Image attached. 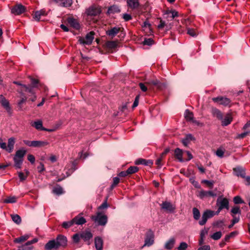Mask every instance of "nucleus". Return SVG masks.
<instances>
[{
    "label": "nucleus",
    "instance_id": "1",
    "mask_svg": "<svg viewBox=\"0 0 250 250\" xmlns=\"http://www.w3.org/2000/svg\"><path fill=\"white\" fill-rule=\"evenodd\" d=\"M67 240L65 236L60 234L58 235L56 239L49 241L45 245L44 249L46 250H57L61 247L66 246Z\"/></svg>",
    "mask_w": 250,
    "mask_h": 250
},
{
    "label": "nucleus",
    "instance_id": "29",
    "mask_svg": "<svg viewBox=\"0 0 250 250\" xmlns=\"http://www.w3.org/2000/svg\"><path fill=\"white\" fill-rule=\"evenodd\" d=\"M222 121V125L223 126H227L229 124L231 123L232 121V118L231 115L229 114H227L224 119L223 118Z\"/></svg>",
    "mask_w": 250,
    "mask_h": 250
},
{
    "label": "nucleus",
    "instance_id": "61",
    "mask_svg": "<svg viewBox=\"0 0 250 250\" xmlns=\"http://www.w3.org/2000/svg\"><path fill=\"white\" fill-rule=\"evenodd\" d=\"M224 151L220 149H218L216 151V155L219 157H222L224 155Z\"/></svg>",
    "mask_w": 250,
    "mask_h": 250
},
{
    "label": "nucleus",
    "instance_id": "10",
    "mask_svg": "<svg viewBox=\"0 0 250 250\" xmlns=\"http://www.w3.org/2000/svg\"><path fill=\"white\" fill-rule=\"evenodd\" d=\"M0 103L1 105L5 109L7 112L11 114L12 113L11 108L10 106L9 103L7 100H6L3 95L0 96Z\"/></svg>",
    "mask_w": 250,
    "mask_h": 250
},
{
    "label": "nucleus",
    "instance_id": "30",
    "mask_svg": "<svg viewBox=\"0 0 250 250\" xmlns=\"http://www.w3.org/2000/svg\"><path fill=\"white\" fill-rule=\"evenodd\" d=\"M185 118L188 121H192L193 123H197L196 121L193 120V114L188 109H187L185 112Z\"/></svg>",
    "mask_w": 250,
    "mask_h": 250
},
{
    "label": "nucleus",
    "instance_id": "45",
    "mask_svg": "<svg viewBox=\"0 0 250 250\" xmlns=\"http://www.w3.org/2000/svg\"><path fill=\"white\" fill-rule=\"evenodd\" d=\"M53 191L57 195H60L62 193L63 189L61 187L57 186L53 188Z\"/></svg>",
    "mask_w": 250,
    "mask_h": 250
},
{
    "label": "nucleus",
    "instance_id": "12",
    "mask_svg": "<svg viewBox=\"0 0 250 250\" xmlns=\"http://www.w3.org/2000/svg\"><path fill=\"white\" fill-rule=\"evenodd\" d=\"M161 208L165 210L172 212L175 209V207L170 202L167 201L163 202L161 205Z\"/></svg>",
    "mask_w": 250,
    "mask_h": 250
},
{
    "label": "nucleus",
    "instance_id": "3",
    "mask_svg": "<svg viewBox=\"0 0 250 250\" xmlns=\"http://www.w3.org/2000/svg\"><path fill=\"white\" fill-rule=\"evenodd\" d=\"M95 33L90 31L86 34L85 38L79 37L78 42L83 45H90L92 43L94 38Z\"/></svg>",
    "mask_w": 250,
    "mask_h": 250
},
{
    "label": "nucleus",
    "instance_id": "36",
    "mask_svg": "<svg viewBox=\"0 0 250 250\" xmlns=\"http://www.w3.org/2000/svg\"><path fill=\"white\" fill-rule=\"evenodd\" d=\"M17 201V197L16 196H9L3 200L4 203H14Z\"/></svg>",
    "mask_w": 250,
    "mask_h": 250
},
{
    "label": "nucleus",
    "instance_id": "5",
    "mask_svg": "<svg viewBox=\"0 0 250 250\" xmlns=\"http://www.w3.org/2000/svg\"><path fill=\"white\" fill-rule=\"evenodd\" d=\"M212 101L219 104L225 106L230 107L231 106V100L226 97L218 96L217 97L213 98Z\"/></svg>",
    "mask_w": 250,
    "mask_h": 250
},
{
    "label": "nucleus",
    "instance_id": "57",
    "mask_svg": "<svg viewBox=\"0 0 250 250\" xmlns=\"http://www.w3.org/2000/svg\"><path fill=\"white\" fill-rule=\"evenodd\" d=\"M123 18L126 21H129L132 19V17L130 14H124L123 15Z\"/></svg>",
    "mask_w": 250,
    "mask_h": 250
},
{
    "label": "nucleus",
    "instance_id": "20",
    "mask_svg": "<svg viewBox=\"0 0 250 250\" xmlns=\"http://www.w3.org/2000/svg\"><path fill=\"white\" fill-rule=\"evenodd\" d=\"M235 174L237 176H240L243 178H245V170L241 167H237L233 168Z\"/></svg>",
    "mask_w": 250,
    "mask_h": 250
},
{
    "label": "nucleus",
    "instance_id": "37",
    "mask_svg": "<svg viewBox=\"0 0 250 250\" xmlns=\"http://www.w3.org/2000/svg\"><path fill=\"white\" fill-rule=\"evenodd\" d=\"M23 159H19L14 157V161L15 163V167L17 168H20L23 162Z\"/></svg>",
    "mask_w": 250,
    "mask_h": 250
},
{
    "label": "nucleus",
    "instance_id": "8",
    "mask_svg": "<svg viewBox=\"0 0 250 250\" xmlns=\"http://www.w3.org/2000/svg\"><path fill=\"white\" fill-rule=\"evenodd\" d=\"M154 232L151 230H148L146 234V237L145 239V244L142 248L147 246L149 247L153 245L154 241Z\"/></svg>",
    "mask_w": 250,
    "mask_h": 250
},
{
    "label": "nucleus",
    "instance_id": "4",
    "mask_svg": "<svg viewBox=\"0 0 250 250\" xmlns=\"http://www.w3.org/2000/svg\"><path fill=\"white\" fill-rule=\"evenodd\" d=\"M102 10L99 6L92 5L85 10V14L88 16H97L100 14Z\"/></svg>",
    "mask_w": 250,
    "mask_h": 250
},
{
    "label": "nucleus",
    "instance_id": "13",
    "mask_svg": "<svg viewBox=\"0 0 250 250\" xmlns=\"http://www.w3.org/2000/svg\"><path fill=\"white\" fill-rule=\"evenodd\" d=\"M120 31V28L118 27H113L106 31V34L110 37L113 38Z\"/></svg>",
    "mask_w": 250,
    "mask_h": 250
},
{
    "label": "nucleus",
    "instance_id": "34",
    "mask_svg": "<svg viewBox=\"0 0 250 250\" xmlns=\"http://www.w3.org/2000/svg\"><path fill=\"white\" fill-rule=\"evenodd\" d=\"M29 238V235H24L20 237L16 238L14 242L16 243H21L27 240Z\"/></svg>",
    "mask_w": 250,
    "mask_h": 250
},
{
    "label": "nucleus",
    "instance_id": "46",
    "mask_svg": "<svg viewBox=\"0 0 250 250\" xmlns=\"http://www.w3.org/2000/svg\"><path fill=\"white\" fill-rule=\"evenodd\" d=\"M108 11L109 13H119L120 12V9L117 6H113L109 7Z\"/></svg>",
    "mask_w": 250,
    "mask_h": 250
},
{
    "label": "nucleus",
    "instance_id": "6",
    "mask_svg": "<svg viewBox=\"0 0 250 250\" xmlns=\"http://www.w3.org/2000/svg\"><path fill=\"white\" fill-rule=\"evenodd\" d=\"M23 143L26 145L34 147H42L48 145V142L47 141H30L28 140H24Z\"/></svg>",
    "mask_w": 250,
    "mask_h": 250
},
{
    "label": "nucleus",
    "instance_id": "50",
    "mask_svg": "<svg viewBox=\"0 0 250 250\" xmlns=\"http://www.w3.org/2000/svg\"><path fill=\"white\" fill-rule=\"evenodd\" d=\"M187 33L192 37H195L197 35L195 30L192 28H188Z\"/></svg>",
    "mask_w": 250,
    "mask_h": 250
},
{
    "label": "nucleus",
    "instance_id": "18",
    "mask_svg": "<svg viewBox=\"0 0 250 250\" xmlns=\"http://www.w3.org/2000/svg\"><path fill=\"white\" fill-rule=\"evenodd\" d=\"M95 247L97 250H103V240L100 237H96L94 240Z\"/></svg>",
    "mask_w": 250,
    "mask_h": 250
},
{
    "label": "nucleus",
    "instance_id": "58",
    "mask_svg": "<svg viewBox=\"0 0 250 250\" xmlns=\"http://www.w3.org/2000/svg\"><path fill=\"white\" fill-rule=\"evenodd\" d=\"M41 16L39 11H37L35 12L33 18L36 21H39Z\"/></svg>",
    "mask_w": 250,
    "mask_h": 250
},
{
    "label": "nucleus",
    "instance_id": "41",
    "mask_svg": "<svg viewBox=\"0 0 250 250\" xmlns=\"http://www.w3.org/2000/svg\"><path fill=\"white\" fill-rule=\"evenodd\" d=\"M12 219L17 224H20L21 222V218L18 214H14L11 215Z\"/></svg>",
    "mask_w": 250,
    "mask_h": 250
},
{
    "label": "nucleus",
    "instance_id": "59",
    "mask_svg": "<svg viewBox=\"0 0 250 250\" xmlns=\"http://www.w3.org/2000/svg\"><path fill=\"white\" fill-rule=\"evenodd\" d=\"M27 159L32 164H34L35 161V157L32 154H28L27 156Z\"/></svg>",
    "mask_w": 250,
    "mask_h": 250
},
{
    "label": "nucleus",
    "instance_id": "14",
    "mask_svg": "<svg viewBox=\"0 0 250 250\" xmlns=\"http://www.w3.org/2000/svg\"><path fill=\"white\" fill-rule=\"evenodd\" d=\"M146 83L147 85L155 86L158 89H161L163 86V84L156 79L148 80Z\"/></svg>",
    "mask_w": 250,
    "mask_h": 250
},
{
    "label": "nucleus",
    "instance_id": "25",
    "mask_svg": "<svg viewBox=\"0 0 250 250\" xmlns=\"http://www.w3.org/2000/svg\"><path fill=\"white\" fill-rule=\"evenodd\" d=\"M92 237V234L89 231H83L81 233V238L85 242L88 241Z\"/></svg>",
    "mask_w": 250,
    "mask_h": 250
},
{
    "label": "nucleus",
    "instance_id": "54",
    "mask_svg": "<svg viewBox=\"0 0 250 250\" xmlns=\"http://www.w3.org/2000/svg\"><path fill=\"white\" fill-rule=\"evenodd\" d=\"M80 238H81V234H79L78 233L75 234L73 236V241L75 243H77L79 242Z\"/></svg>",
    "mask_w": 250,
    "mask_h": 250
},
{
    "label": "nucleus",
    "instance_id": "17",
    "mask_svg": "<svg viewBox=\"0 0 250 250\" xmlns=\"http://www.w3.org/2000/svg\"><path fill=\"white\" fill-rule=\"evenodd\" d=\"M127 6L131 9H135L137 8L139 5V0H127Z\"/></svg>",
    "mask_w": 250,
    "mask_h": 250
},
{
    "label": "nucleus",
    "instance_id": "16",
    "mask_svg": "<svg viewBox=\"0 0 250 250\" xmlns=\"http://www.w3.org/2000/svg\"><path fill=\"white\" fill-rule=\"evenodd\" d=\"M68 23L75 29L78 30L80 28V25L77 20L73 18L69 17L67 19Z\"/></svg>",
    "mask_w": 250,
    "mask_h": 250
},
{
    "label": "nucleus",
    "instance_id": "49",
    "mask_svg": "<svg viewBox=\"0 0 250 250\" xmlns=\"http://www.w3.org/2000/svg\"><path fill=\"white\" fill-rule=\"evenodd\" d=\"M188 248V244L186 242H182L178 247V250H186Z\"/></svg>",
    "mask_w": 250,
    "mask_h": 250
},
{
    "label": "nucleus",
    "instance_id": "55",
    "mask_svg": "<svg viewBox=\"0 0 250 250\" xmlns=\"http://www.w3.org/2000/svg\"><path fill=\"white\" fill-rule=\"evenodd\" d=\"M120 182L119 178L116 177L113 178V184L111 185V188H114Z\"/></svg>",
    "mask_w": 250,
    "mask_h": 250
},
{
    "label": "nucleus",
    "instance_id": "32",
    "mask_svg": "<svg viewBox=\"0 0 250 250\" xmlns=\"http://www.w3.org/2000/svg\"><path fill=\"white\" fill-rule=\"evenodd\" d=\"M26 153V150L24 149H21L16 151L14 157L23 160V157Z\"/></svg>",
    "mask_w": 250,
    "mask_h": 250
},
{
    "label": "nucleus",
    "instance_id": "33",
    "mask_svg": "<svg viewBox=\"0 0 250 250\" xmlns=\"http://www.w3.org/2000/svg\"><path fill=\"white\" fill-rule=\"evenodd\" d=\"M136 165H144L145 166H148L150 164H152V163L150 160H146L144 159H139L137 160L135 162Z\"/></svg>",
    "mask_w": 250,
    "mask_h": 250
},
{
    "label": "nucleus",
    "instance_id": "53",
    "mask_svg": "<svg viewBox=\"0 0 250 250\" xmlns=\"http://www.w3.org/2000/svg\"><path fill=\"white\" fill-rule=\"evenodd\" d=\"M231 212L232 214H235L237 213H241V210L240 209L239 207H234L231 209Z\"/></svg>",
    "mask_w": 250,
    "mask_h": 250
},
{
    "label": "nucleus",
    "instance_id": "27",
    "mask_svg": "<svg viewBox=\"0 0 250 250\" xmlns=\"http://www.w3.org/2000/svg\"><path fill=\"white\" fill-rule=\"evenodd\" d=\"M217 205L218 206H220V207L224 208H226L227 209L229 208V201L227 198H223L221 201H217Z\"/></svg>",
    "mask_w": 250,
    "mask_h": 250
},
{
    "label": "nucleus",
    "instance_id": "43",
    "mask_svg": "<svg viewBox=\"0 0 250 250\" xmlns=\"http://www.w3.org/2000/svg\"><path fill=\"white\" fill-rule=\"evenodd\" d=\"M19 92L21 93V98L20 101H19L18 104L19 106H20V107H21L22 104L26 102L27 98L24 95V93H22V92Z\"/></svg>",
    "mask_w": 250,
    "mask_h": 250
},
{
    "label": "nucleus",
    "instance_id": "39",
    "mask_svg": "<svg viewBox=\"0 0 250 250\" xmlns=\"http://www.w3.org/2000/svg\"><path fill=\"white\" fill-rule=\"evenodd\" d=\"M74 224V223L73 220V219H72L71 220H70L69 221L63 222L62 226L63 228H64L65 229H67L69 228H70V227L72 226Z\"/></svg>",
    "mask_w": 250,
    "mask_h": 250
},
{
    "label": "nucleus",
    "instance_id": "21",
    "mask_svg": "<svg viewBox=\"0 0 250 250\" xmlns=\"http://www.w3.org/2000/svg\"><path fill=\"white\" fill-rule=\"evenodd\" d=\"M118 46L117 41H107L105 43V47L109 50L116 49Z\"/></svg>",
    "mask_w": 250,
    "mask_h": 250
},
{
    "label": "nucleus",
    "instance_id": "26",
    "mask_svg": "<svg viewBox=\"0 0 250 250\" xmlns=\"http://www.w3.org/2000/svg\"><path fill=\"white\" fill-rule=\"evenodd\" d=\"M183 151L179 148H176L174 150V155L176 159H177L180 162H184L183 159Z\"/></svg>",
    "mask_w": 250,
    "mask_h": 250
},
{
    "label": "nucleus",
    "instance_id": "44",
    "mask_svg": "<svg viewBox=\"0 0 250 250\" xmlns=\"http://www.w3.org/2000/svg\"><path fill=\"white\" fill-rule=\"evenodd\" d=\"M224 224V221L223 220H218L213 223V226L219 228H223Z\"/></svg>",
    "mask_w": 250,
    "mask_h": 250
},
{
    "label": "nucleus",
    "instance_id": "40",
    "mask_svg": "<svg viewBox=\"0 0 250 250\" xmlns=\"http://www.w3.org/2000/svg\"><path fill=\"white\" fill-rule=\"evenodd\" d=\"M222 235V233L221 231H217L211 235L210 237L214 240H218L221 238Z\"/></svg>",
    "mask_w": 250,
    "mask_h": 250
},
{
    "label": "nucleus",
    "instance_id": "56",
    "mask_svg": "<svg viewBox=\"0 0 250 250\" xmlns=\"http://www.w3.org/2000/svg\"><path fill=\"white\" fill-rule=\"evenodd\" d=\"M139 97H140L139 95H137L135 97V100H134V103L133 104V105L132 106V107L133 109L135 108L136 107H137L138 106V104H139Z\"/></svg>",
    "mask_w": 250,
    "mask_h": 250
},
{
    "label": "nucleus",
    "instance_id": "19",
    "mask_svg": "<svg viewBox=\"0 0 250 250\" xmlns=\"http://www.w3.org/2000/svg\"><path fill=\"white\" fill-rule=\"evenodd\" d=\"M74 224H76L78 225H82L85 224L86 222L85 219L80 216V215H78L75 216L73 219Z\"/></svg>",
    "mask_w": 250,
    "mask_h": 250
},
{
    "label": "nucleus",
    "instance_id": "42",
    "mask_svg": "<svg viewBox=\"0 0 250 250\" xmlns=\"http://www.w3.org/2000/svg\"><path fill=\"white\" fill-rule=\"evenodd\" d=\"M138 170H139V168L137 167L132 166V167H130L127 169V171L129 175V174H132L136 173V172H137L138 171Z\"/></svg>",
    "mask_w": 250,
    "mask_h": 250
},
{
    "label": "nucleus",
    "instance_id": "11",
    "mask_svg": "<svg viewBox=\"0 0 250 250\" xmlns=\"http://www.w3.org/2000/svg\"><path fill=\"white\" fill-rule=\"evenodd\" d=\"M38 241V239L36 238H35L33 240L28 241L24 245L19 247L18 250H32L33 249L32 244L37 242Z\"/></svg>",
    "mask_w": 250,
    "mask_h": 250
},
{
    "label": "nucleus",
    "instance_id": "22",
    "mask_svg": "<svg viewBox=\"0 0 250 250\" xmlns=\"http://www.w3.org/2000/svg\"><path fill=\"white\" fill-rule=\"evenodd\" d=\"M33 87L32 85H22V88L21 89V90L18 91L19 92H22L23 93V92H28L29 93H30L31 95H34V91L33 89Z\"/></svg>",
    "mask_w": 250,
    "mask_h": 250
},
{
    "label": "nucleus",
    "instance_id": "64",
    "mask_svg": "<svg viewBox=\"0 0 250 250\" xmlns=\"http://www.w3.org/2000/svg\"><path fill=\"white\" fill-rule=\"evenodd\" d=\"M198 250H210L209 245H204L198 248Z\"/></svg>",
    "mask_w": 250,
    "mask_h": 250
},
{
    "label": "nucleus",
    "instance_id": "15",
    "mask_svg": "<svg viewBox=\"0 0 250 250\" xmlns=\"http://www.w3.org/2000/svg\"><path fill=\"white\" fill-rule=\"evenodd\" d=\"M201 199H203L207 197H213L216 196V194L211 191H205L201 190L199 192L198 195Z\"/></svg>",
    "mask_w": 250,
    "mask_h": 250
},
{
    "label": "nucleus",
    "instance_id": "28",
    "mask_svg": "<svg viewBox=\"0 0 250 250\" xmlns=\"http://www.w3.org/2000/svg\"><path fill=\"white\" fill-rule=\"evenodd\" d=\"M175 243V240L174 238H171L167 241L166 242L164 248L167 250H171Z\"/></svg>",
    "mask_w": 250,
    "mask_h": 250
},
{
    "label": "nucleus",
    "instance_id": "48",
    "mask_svg": "<svg viewBox=\"0 0 250 250\" xmlns=\"http://www.w3.org/2000/svg\"><path fill=\"white\" fill-rule=\"evenodd\" d=\"M154 43V41L151 38L146 39L143 42L144 45H151Z\"/></svg>",
    "mask_w": 250,
    "mask_h": 250
},
{
    "label": "nucleus",
    "instance_id": "47",
    "mask_svg": "<svg viewBox=\"0 0 250 250\" xmlns=\"http://www.w3.org/2000/svg\"><path fill=\"white\" fill-rule=\"evenodd\" d=\"M28 174V172L27 171H26V175H24V174L21 172H18L19 177L20 178L21 181L25 180L26 179Z\"/></svg>",
    "mask_w": 250,
    "mask_h": 250
},
{
    "label": "nucleus",
    "instance_id": "51",
    "mask_svg": "<svg viewBox=\"0 0 250 250\" xmlns=\"http://www.w3.org/2000/svg\"><path fill=\"white\" fill-rule=\"evenodd\" d=\"M233 202L235 204L243 203L244 202L239 196H236L233 198Z\"/></svg>",
    "mask_w": 250,
    "mask_h": 250
},
{
    "label": "nucleus",
    "instance_id": "9",
    "mask_svg": "<svg viewBox=\"0 0 250 250\" xmlns=\"http://www.w3.org/2000/svg\"><path fill=\"white\" fill-rule=\"evenodd\" d=\"M26 7L21 4H17L11 8V13L15 15H20L24 13Z\"/></svg>",
    "mask_w": 250,
    "mask_h": 250
},
{
    "label": "nucleus",
    "instance_id": "62",
    "mask_svg": "<svg viewBox=\"0 0 250 250\" xmlns=\"http://www.w3.org/2000/svg\"><path fill=\"white\" fill-rule=\"evenodd\" d=\"M208 229H205L201 230L200 233V237H204L205 236L208 234Z\"/></svg>",
    "mask_w": 250,
    "mask_h": 250
},
{
    "label": "nucleus",
    "instance_id": "38",
    "mask_svg": "<svg viewBox=\"0 0 250 250\" xmlns=\"http://www.w3.org/2000/svg\"><path fill=\"white\" fill-rule=\"evenodd\" d=\"M72 3V0H61L60 6L63 7H69Z\"/></svg>",
    "mask_w": 250,
    "mask_h": 250
},
{
    "label": "nucleus",
    "instance_id": "2",
    "mask_svg": "<svg viewBox=\"0 0 250 250\" xmlns=\"http://www.w3.org/2000/svg\"><path fill=\"white\" fill-rule=\"evenodd\" d=\"M91 219L98 225L102 226H105L107 222V216L101 212H97L96 215L92 216Z\"/></svg>",
    "mask_w": 250,
    "mask_h": 250
},
{
    "label": "nucleus",
    "instance_id": "35",
    "mask_svg": "<svg viewBox=\"0 0 250 250\" xmlns=\"http://www.w3.org/2000/svg\"><path fill=\"white\" fill-rule=\"evenodd\" d=\"M193 217L195 220H198L201 216L199 210L196 208H193L192 209Z\"/></svg>",
    "mask_w": 250,
    "mask_h": 250
},
{
    "label": "nucleus",
    "instance_id": "52",
    "mask_svg": "<svg viewBox=\"0 0 250 250\" xmlns=\"http://www.w3.org/2000/svg\"><path fill=\"white\" fill-rule=\"evenodd\" d=\"M239 221V218L233 216V218L231 221V223L229 226V228H231L235 224L238 223Z\"/></svg>",
    "mask_w": 250,
    "mask_h": 250
},
{
    "label": "nucleus",
    "instance_id": "7",
    "mask_svg": "<svg viewBox=\"0 0 250 250\" xmlns=\"http://www.w3.org/2000/svg\"><path fill=\"white\" fill-rule=\"evenodd\" d=\"M214 216V211L209 209L206 210L202 215V219L199 221V224L204 226L207 223L208 220Z\"/></svg>",
    "mask_w": 250,
    "mask_h": 250
},
{
    "label": "nucleus",
    "instance_id": "60",
    "mask_svg": "<svg viewBox=\"0 0 250 250\" xmlns=\"http://www.w3.org/2000/svg\"><path fill=\"white\" fill-rule=\"evenodd\" d=\"M139 85V86L142 91L146 92L147 91V88L145 85V83H140Z\"/></svg>",
    "mask_w": 250,
    "mask_h": 250
},
{
    "label": "nucleus",
    "instance_id": "31",
    "mask_svg": "<svg viewBox=\"0 0 250 250\" xmlns=\"http://www.w3.org/2000/svg\"><path fill=\"white\" fill-rule=\"evenodd\" d=\"M15 143V139L14 138H10L8 140V145H7V151L8 152H11L13 149Z\"/></svg>",
    "mask_w": 250,
    "mask_h": 250
},
{
    "label": "nucleus",
    "instance_id": "23",
    "mask_svg": "<svg viewBox=\"0 0 250 250\" xmlns=\"http://www.w3.org/2000/svg\"><path fill=\"white\" fill-rule=\"evenodd\" d=\"M32 125L34 127H35L37 129L40 130H44V131H52V130L51 129H48L46 128H45L42 127V123L41 121H38L34 122V123Z\"/></svg>",
    "mask_w": 250,
    "mask_h": 250
},
{
    "label": "nucleus",
    "instance_id": "63",
    "mask_svg": "<svg viewBox=\"0 0 250 250\" xmlns=\"http://www.w3.org/2000/svg\"><path fill=\"white\" fill-rule=\"evenodd\" d=\"M37 168H38V171L40 173H42V171H43L44 170V165H43L42 163H41L40 166H39L37 167Z\"/></svg>",
    "mask_w": 250,
    "mask_h": 250
},
{
    "label": "nucleus",
    "instance_id": "24",
    "mask_svg": "<svg viewBox=\"0 0 250 250\" xmlns=\"http://www.w3.org/2000/svg\"><path fill=\"white\" fill-rule=\"evenodd\" d=\"M211 113L214 117H216L219 120H222L223 115L221 111L218 109L213 107L211 109Z\"/></svg>",
    "mask_w": 250,
    "mask_h": 250
}]
</instances>
